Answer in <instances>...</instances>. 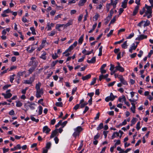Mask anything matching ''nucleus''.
Masks as SVG:
<instances>
[{
    "instance_id": "nucleus-1",
    "label": "nucleus",
    "mask_w": 153,
    "mask_h": 153,
    "mask_svg": "<svg viewBox=\"0 0 153 153\" xmlns=\"http://www.w3.org/2000/svg\"><path fill=\"white\" fill-rule=\"evenodd\" d=\"M118 1V0H115L113 1V0H111V3L107 4L106 5V7L107 12L109 11L110 9V6L112 5L113 8L112 9H114L116 7V5Z\"/></svg>"
},
{
    "instance_id": "nucleus-2",
    "label": "nucleus",
    "mask_w": 153,
    "mask_h": 153,
    "mask_svg": "<svg viewBox=\"0 0 153 153\" xmlns=\"http://www.w3.org/2000/svg\"><path fill=\"white\" fill-rule=\"evenodd\" d=\"M38 62L36 60L35 58L34 57H32L30 59L29 65L30 66H33L34 67H36L38 65Z\"/></svg>"
},
{
    "instance_id": "nucleus-3",
    "label": "nucleus",
    "mask_w": 153,
    "mask_h": 153,
    "mask_svg": "<svg viewBox=\"0 0 153 153\" xmlns=\"http://www.w3.org/2000/svg\"><path fill=\"white\" fill-rule=\"evenodd\" d=\"M116 96H114L112 93H111L110 94V96L106 97L105 99V101L108 102L109 101H113L115 99V97H116Z\"/></svg>"
},
{
    "instance_id": "nucleus-4",
    "label": "nucleus",
    "mask_w": 153,
    "mask_h": 153,
    "mask_svg": "<svg viewBox=\"0 0 153 153\" xmlns=\"http://www.w3.org/2000/svg\"><path fill=\"white\" fill-rule=\"evenodd\" d=\"M36 95L37 98H39L41 97V95H42L44 93L43 89L41 88L40 89L36 90Z\"/></svg>"
},
{
    "instance_id": "nucleus-5",
    "label": "nucleus",
    "mask_w": 153,
    "mask_h": 153,
    "mask_svg": "<svg viewBox=\"0 0 153 153\" xmlns=\"http://www.w3.org/2000/svg\"><path fill=\"white\" fill-rule=\"evenodd\" d=\"M147 36L143 34L140 35L136 38V40H141L144 39H146L147 38Z\"/></svg>"
},
{
    "instance_id": "nucleus-6",
    "label": "nucleus",
    "mask_w": 153,
    "mask_h": 153,
    "mask_svg": "<svg viewBox=\"0 0 153 153\" xmlns=\"http://www.w3.org/2000/svg\"><path fill=\"white\" fill-rule=\"evenodd\" d=\"M145 8L147 9V10L146 12V13L148 14H152V8L151 6H148L146 4L145 5Z\"/></svg>"
},
{
    "instance_id": "nucleus-7",
    "label": "nucleus",
    "mask_w": 153,
    "mask_h": 153,
    "mask_svg": "<svg viewBox=\"0 0 153 153\" xmlns=\"http://www.w3.org/2000/svg\"><path fill=\"white\" fill-rule=\"evenodd\" d=\"M51 129L46 126H44L43 128V132L47 134H48L50 131Z\"/></svg>"
},
{
    "instance_id": "nucleus-8",
    "label": "nucleus",
    "mask_w": 153,
    "mask_h": 153,
    "mask_svg": "<svg viewBox=\"0 0 153 153\" xmlns=\"http://www.w3.org/2000/svg\"><path fill=\"white\" fill-rule=\"evenodd\" d=\"M57 129H56L52 131L51 134L50 136V138H52L54 137L55 136L58 135Z\"/></svg>"
},
{
    "instance_id": "nucleus-9",
    "label": "nucleus",
    "mask_w": 153,
    "mask_h": 153,
    "mask_svg": "<svg viewBox=\"0 0 153 153\" xmlns=\"http://www.w3.org/2000/svg\"><path fill=\"white\" fill-rule=\"evenodd\" d=\"M31 49L30 50V45H29L28 46L27 49L26 50L28 51L29 53H32L33 51H34L36 48V47H35L34 46H32Z\"/></svg>"
},
{
    "instance_id": "nucleus-10",
    "label": "nucleus",
    "mask_w": 153,
    "mask_h": 153,
    "mask_svg": "<svg viewBox=\"0 0 153 153\" xmlns=\"http://www.w3.org/2000/svg\"><path fill=\"white\" fill-rule=\"evenodd\" d=\"M115 68V70L116 72L117 71H119L120 72H123L124 71V69L121 66H116Z\"/></svg>"
},
{
    "instance_id": "nucleus-11",
    "label": "nucleus",
    "mask_w": 153,
    "mask_h": 153,
    "mask_svg": "<svg viewBox=\"0 0 153 153\" xmlns=\"http://www.w3.org/2000/svg\"><path fill=\"white\" fill-rule=\"evenodd\" d=\"M119 79L122 84L125 85H128L127 82L124 79L123 76L120 78Z\"/></svg>"
},
{
    "instance_id": "nucleus-12",
    "label": "nucleus",
    "mask_w": 153,
    "mask_h": 153,
    "mask_svg": "<svg viewBox=\"0 0 153 153\" xmlns=\"http://www.w3.org/2000/svg\"><path fill=\"white\" fill-rule=\"evenodd\" d=\"M27 103L29 104V107H30L31 110H34L35 109V106L36 104L35 103L30 102H28Z\"/></svg>"
},
{
    "instance_id": "nucleus-13",
    "label": "nucleus",
    "mask_w": 153,
    "mask_h": 153,
    "mask_svg": "<svg viewBox=\"0 0 153 153\" xmlns=\"http://www.w3.org/2000/svg\"><path fill=\"white\" fill-rule=\"evenodd\" d=\"M139 9V6L138 5L136 6L133 13V16H134L138 13Z\"/></svg>"
},
{
    "instance_id": "nucleus-14",
    "label": "nucleus",
    "mask_w": 153,
    "mask_h": 153,
    "mask_svg": "<svg viewBox=\"0 0 153 153\" xmlns=\"http://www.w3.org/2000/svg\"><path fill=\"white\" fill-rule=\"evenodd\" d=\"M2 95H3L5 99H8L10 98L12 96V94L10 93H7V94H2Z\"/></svg>"
},
{
    "instance_id": "nucleus-15",
    "label": "nucleus",
    "mask_w": 153,
    "mask_h": 153,
    "mask_svg": "<svg viewBox=\"0 0 153 153\" xmlns=\"http://www.w3.org/2000/svg\"><path fill=\"white\" fill-rule=\"evenodd\" d=\"M113 9H112L110 10V13L108 15V17L107 18V19L109 18L108 21H109L110 20V19L111 18L112 16V15L114 13Z\"/></svg>"
},
{
    "instance_id": "nucleus-16",
    "label": "nucleus",
    "mask_w": 153,
    "mask_h": 153,
    "mask_svg": "<svg viewBox=\"0 0 153 153\" xmlns=\"http://www.w3.org/2000/svg\"><path fill=\"white\" fill-rule=\"evenodd\" d=\"M108 76V74H106L104 75L102 74L99 76V80L101 81L103 79H106Z\"/></svg>"
},
{
    "instance_id": "nucleus-17",
    "label": "nucleus",
    "mask_w": 153,
    "mask_h": 153,
    "mask_svg": "<svg viewBox=\"0 0 153 153\" xmlns=\"http://www.w3.org/2000/svg\"><path fill=\"white\" fill-rule=\"evenodd\" d=\"M96 62V57H94L92 58L91 60H87V62L89 63H94Z\"/></svg>"
},
{
    "instance_id": "nucleus-18",
    "label": "nucleus",
    "mask_w": 153,
    "mask_h": 153,
    "mask_svg": "<svg viewBox=\"0 0 153 153\" xmlns=\"http://www.w3.org/2000/svg\"><path fill=\"white\" fill-rule=\"evenodd\" d=\"M87 0H80L79 2L78 5L79 6H83L86 2Z\"/></svg>"
},
{
    "instance_id": "nucleus-19",
    "label": "nucleus",
    "mask_w": 153,
    "mask_h": 153,
    "mask_svg": "<svg viewBox=\"0 0 153 153\" xmlns=\"http://www.w3.org/2000/svg\"><path fill=\"white\" fill-rule=\"evenodd\" d=\"M82 128L80 126H78L76 128L74 129V131H76L78 132L79 134L80 132L82 131Z\"/></svg>"
},
{
    "instance_id": "nucleus-20",
    "label": "nucleus",
    "mask_w": 153,
    "mask_h": 153,
    "mask_svg": "<svg viewBox=\"0 0 153 153\" xmlns=\"http://www.w3.org/2000/svg\"><path fill=\"white\" fill-rule=\"evenodd\" d=\"M91 75L90 74H88L85 76H83L82 78V79L83 81H84L90 79L91 77Z\"/></svg>"
},
{
    "instance_id": "nucleus-21",
    "label": "nucleus",
    "mask_w": 153,
    "mask_h": 153,
    "mask_svg": "<svg viewBox=\"0 0 153 153\" xmlns=\"http://www.w3.org/2000/svg\"><path fill=\"white\" fill-rule=\"evenodd\" d=\"M46 53L45 51H43L42 54L41 56H40V58L44 60H45L47 58L46 56Z\"/></svg>"
},
{
    "instance_id": "nucleus-22",
    "label": "nucleus",
    "mask_w": 153,
    "mask_h": 153,
    "mask_svg": "<svg viewBox=\"0 0 153 153\" xmlns=\"http://www.w3.org/2000/svg\"><path fill=\"white\" fill-rule=\"evenodd\" d=\"M74 47L72 45H71L69 47V48L68 49L66 50L65 51V52L63 53V54H65V53H67L68 52V51H71V50H73L74 49Z\"/></svg>"
},
{
    "instance_id": "nucleus-23",
    "label": "nucleus",
    "mask_w": 153,
    "mask_h": 153,
    "mask_svg": "<svg viewBox=\"0 0 153 153\" xmlns=\"http://www.w3.org/2000/svg\"><path fill=\"white\" fill-rule=\"evenodd\" d=\"M72 20H70L68 21V22L65 25H64V27L65 28H66L67 27L72 25Z\"/></svg>"
},
{
    "instance_id": "nucleus-24",
    "label": "nucleus",
    "mask_w": 153,
    "mask_h": 153,
    "mask_svg": "<svg viewBox=\"0 0 153 153\" xmlns=\"http://www.w3.org/2000/svg\"><path fill=\"white\" fill-rule=\"evenodd\" d=\"M84 34L82 35L79 38L78 40V42L79 44L80 45H81L82 44L83 41V38L84 37Z\"/></svg>"
},
{
    "instance_id": "nucleus-25",
    "label": "nucleus",
    "mask_w": 153,
    "mask_h": 153,
    "mask_svg": "<svg viewBox=\"0 0 153 153\" xmlns=\"http://www.w3.org/2000/svg\"><path fill=\"white\" fill-rule=\"evenodd\" d=\"M64 26V24H57L56 25V28L59 31H60L61 30L59 29L60 27H63Z\"/></svg>"
},
{
    "instance_id": "nucleus-26",
    "label": "nucleus",
    "mask_w": 153,
    "mask_h": 153,
    "mask_svg": "<svg viewBox=\"0 0 153 153\" xmlns=\"http://www.w3.org/2000/svg\"><path fill=\"white\" fill-rule=\"evenodd\" d=\"M41 85V83L40 82H39L38 84L36 85L35 88L36 90L41 89L40 87Z\"/></svg>"
},
{
    "instance_id": "nucleus-27",
    "label": "nucleus",
    "mask_w": 153,
    "mask_h": 153,
    "mask_svg": "<svg viewBox=\"0 0 153 153\" xmlns=\"http://www.w3.org/2000/svg\"><path fill=\"white\" fill-rule=\"evenodd\" d=\"M56 32V31L54 30L51 31L50 33H48V36H53L55 35Z\"/></svg>"
},
{
    "instance_id": "nucleus-28",
    "label": "nucleus",
    "mask_w": 153,
    "mask_h": 153,
    "mask_svg": "<svg viewBox=\"0 0 153 153\" xmlns=\"http://www.w3.org/2000/svg\"><path fill=\"white\" fill-rule=\"evenodd\" d=\"M16 106L17 107H20L23 105L22 103L20 101H16Z\"/></svg>"
},
{
    "instance_id": "nucleus-29",
    "label": "nucleus",
    "mask_w": 153,
    "mask_h": 153,
    "mask_svg": "<svg viewBox=\"0 0 153 153\" xmlns=\"http://www.w3.org/2000/svg\"><path fill=\"white\" fill-rule=\"evenodd\" d=\"M103 127V124L102 123H101L98 126L97 128V130H100L102 129Z\"/></svg>"
},
{
    "instance_id": "nucleus-30",
    "label": "nucleus",
    "mask_w": 153,
    "mask_h": 153,
    "mask_svg": "<svg viewBox=\"0 0 153 153\" xmlns=\"http://www.w3.org/2000/svg\"><path fill=\"white\" fill-rule=\"evenodd\" d=\"M127 41H125L124 43L121 46L123 48L126 49L127 48L128 45H127Z\"/></svg>"
},
{
    "instance_id": "nucleus-31",
    "label": "nucleus",
    "mask_w": 153,
    "mask_h": 153,
    "mask_svg": "<svg viewBox=\"0 0 153 153\" xmlns=\"http://www.w3.org/2000/svg\"><path fill=\"white\" fill-rule=\"evenodd\" d=\"M117 151H120L119 153H125L124 150L119 146L117 147Z\"/></svg>"
},
{
    "instance_id": "nucleus-32",
    "label": "nucleus",
    "mask_w": 153,
    "mask_h": 153,
    "mask_svg": "<svg viewBox=\"0 0 153 153\" xmlns=\"http://www.w3.org/2000/svg\"><path fill=\"white\" fill-rule=\"evenodd\" d=\"M30 29L33 35H36V34L35 29L33 27H30Z\"/></svg>"
},
{
    "instance_id": "nucleus-33",
    "label": "nucleus",
    "mask_w": 153,
    "mask_h": 153,
    "mask_svg": "<svg viewBox=\"0 0 153 153\" xmlns=\"http://www.w3.org/2000/svg\"><path fill=\"white\" fill-rule=\"evenodd\" d=\"M145 23L143 25L144 27H145L148 26L150 24V22L149 20H147L146 21H145Z\"/></svg>"
},
{
    "instance_id": "nucleus-34",
    "label": "nucleus",
    "mask_w": 153,
    "mask_h": 153,
    "mask_svg": "<svg viewBox=\"0 0 153 153\" xmlns=\"http://www.w3.org/2000/svg\"><path fill=\"white\" fill-rule=\"evenodd\" d=\"M24 106L25 108H26V109L24 110L25 111L27 112V111L29 109V104H28L27 103H27H26L24 105Z\"/></svg>"
},
{
    "instance_id": "nucleus-35",
    "label": "nucleus",
    "mask_w": 153,
    "mask_h": 153,
    "mask_svg": "<svg viewBox=\"0 0 153 153\" xmlns=\"http://www.w3.org/2000/svg\"><path fill=\"white\" fill-rule=\"evenodd\" d=\"M99 16L100 15L98 13H96L93 17V21H97Z\"/></svg>"
},
{
    "instance_id": "nucleus-36",
    "label": "nucleus",
    "mask_w": 153,
    "mask_h": 153,
    "mask_svg": "<svg viewBox=\"0 0 153 153\" xmlns=\"http://www.w3.org/2000/svg\"><path fill=\"white\" fill-rule=\"evenodd\" d=\"M79 134H80L78 132H77L76 131H74V132L72 135L74 137L76 138V136L79 135Z\"/></svg>"
},
{
    "instance_id": "nucleus-37",
    "label": "nucleus",
    "mask_w": 153,
    "mask_h": 153,
    "mask_svg": "<svg viewBox=\"0 0 153 153\" xmlns=\"http://www.w3.org/2000/svg\"><path fill=\"white\" fill-rule=\"evenodd\" d=\"M43 108L42 106H39V114H41L42 112Z\"/></svg>"
},
{
    "instance_id": "nucleus-38",
    "label": "nucleus",
    "mask_w": 153,
    "mask_h": 153,
    "mask_svg": "<svg viewBox=\"0 0 153 153\" xmlns=\"http://www.w3.org/2000/svg\"><path fill=\"white\" fill-rule=\"evenodd\" d=\"M127 3L123 1L122 2L121 7L123 8H125L127 7Z\"/></svg>"
},
{
    "instance_id": "nucleus-39",
    "label": "nucleus",
    "mask_w": 153,
    "mask_h": 153,
    "mask_svg": "<svg viewBox=\"0 0 153 153\" xmlns=\"http://www.w3.org/2000/svg\"><path fill=\"white\" fill-rule=\"evenodd\" d=\"M30 119L32 121H35L36 123H38L39 121V120L38 119H36L35 118L32 116H31Z\"/></svg>"
},
{
    "instance_id": "nucleus-40",
    "label": "nucleus",
    "mask_w": 153,
    "mask_h": 153,
    "mask_svg": "<svg viewBox=\"0 0 153 153\" xmlns=\"http://www.w3.org/2000/svg\"><path fill=\"white\" fill-rule=\"evenodd\" d=\"M16 76L15 74H14L10 76V80L11 83L13 82V81L14 79V77Z\"/></svg>"
},
{
    "instance_id": "nucleus-41",
    "label": "nucleus",
    "mask_w": 153,
    "mask_h": 153,
    "mask_svg": "<svg viewBox=\"0 0 153 153\" xmlns=\"http://www.w3.org/2000/svg\"><path fill=\"white\" fill-rule=\"evenodd\" d=\"M55 105L58 107H62L63 106V103L62 102H56V104Z\"/></svg>"
},
{
    "instance_id": "nucleus-42",
    "label": "nucleus",
    "mask_w": 153,
    "mask_h": 153,
    "mask_svg": "<svg viewBox=\"0 0 153 153\" xmlns=\"http://www.w3.org/2000/svg\"><path fill=\"white\" fill-rule=\"evenodd\" d=\"M102 46H101L99 48V53L98 54V56H100L102 55Z\"/></svg>"
},
{
    "instance_id": "nucleus-43",
    "label": "nucleus",
    "mask_w": 153,
    "mask_h": 153,
    "mask_svg": "<svg viewBox=\"0 0 153 153\" xmlns=\"http://www.w3.org/2000/svg\"><path fill=\"white\" fill-rule=\"evenodd\" d=\"M103 5V4L102 3H101L96 8L97 9L100 10L102 9Z\"/></svg>"
},
{
    "instance_id": "nucleus-44",
    "label": "nucleus",
    "mask_w": 153,
    "mask_h": 153,
    "mask_svg": "<svg viewBox=\"0 0 153 153\" xmlns=\"http://www.w3.org/2000/svg\"><path fill=\"white\" fill-rule=\"evenodd\" d=\"M51 146V143L50 142H49L47 143L46 146V148L48 149L50 148Z\"/></svg>"
},
{
    "instance_id": "nucleus-45",
    "label": "nucleus",
    "mask_w": 153,
    "mask_h": 153,
    "mask_svg": "<svg viewBox=\"0 0 153 153\" xmlns=\"http://www.w3.org/2000/svg\"><path fill=\"white\" fill-rule=\"evenodd\" d=\"M85 11L86 12V14L85 15L84 17V21H85L87 20V18L88 16V12H87V10H85Z\"/></svg>"
},
{
    "instance_id": "nucleus-46",
    "label": "nucleus",
    "mask_w": 153,
    "mask_h": 153,
    "mask_svg": "<svg viewBox=\"0 0 153 153\" xmlns=\"http://www.w3.org/2000/svg\"><path fill=\"white\" fill-rule=\"evenodd\" d=\"M116 16H115L113 17L112 19L110 21V24L113 23L115 22V21H116Z\"/></svg>"
},
{
    "instance_id": "nucleus-47",
    "label": "nucleus",
    "mask_w": 153,
    "mask_h": 153,
    "mask_svg": "<svg viewBox=\"0 0 153 153\" xmlns=\"http://www.w3.org/2000/svg\"><path fill=\"white\" fill-rule=\"evenodd\" d=\"M12 11H11L8 8L7 9L4 10L3 12V13H12Z\"/></svg>"
},
{
    "instance_id": "nucleus-48",
    "label": "nucleus",
    "mask_w": 153,
    "mask_h": 153,
    "mask_svg": "<svg viewBox=\"0 0 153 153\" xmlns=\"http://www.w3.org/2000/svg\"><path fill=\"white\" fill-rule=\"evenodd\" d=\"M52 58L54 59H56L58 57V56L56 53H55L54 54H52Z\"/></svg>"
},
{
    "instance_id": "nucleus-49",
    "label": "nucleus",
    "mask_w": 153,
    "mask_h": 153,
    "mask_svg": "<svg viewBox=\"0 0 153 153\" xmlns=\"http://www.w3.org/2000/svg\"><path fill=\"white\" fill-rule=\"evenodd\" d=\"M96 78H94L93 79H92V81H91V83L90 85H94L96 82Z\"/></svg>"
},
{
    "instance_id": "nucleus-50",
    "label": "nucleus",
    "mask_w": 153,
    "mask_h": 153,
    "mask_svg": "<svg viewBox=\"0 0 153 153\" xmlns=\"http://www.w3.org/2000/svg\"><path fill=\"white\" fill-rule=\"evenodd\" d=\"M140 121H139L137 124L136 128L137 130H138L140 128Z\"/></svg>"
},
{
    "instance_id": "nucleus-51",
    "label": "nucleus",
    "mask_w": 153,
    "mask_h": 153,
    "mask_svg": "<svg viewBox=\"0 0 153 153\" xmlns=\"http://www.w3.org/2000/svg\"><path fill=\"white\" fill-rule=\"evenodd\" d=\"M35 69L34 67H32L30 68L28 70L29 73L30 74H31Z\"/></svg>"
},
{
    "instance_id": "nucleus-52",
    "label": "nucleus",
    "mask_w": 153,
    "mask_h": 153,
    "mask_svg": "<svg viewBox=\"0 0 153 153\" xmlns=\"http://www.w3.org/2000/svg\"><path fill=\"white\" fill-rule=\"evenodd\" d=\"M137 48V45H135V44L133 43L132 44L131 47L130 48L133 50H135Z\"/></svg>"
},
{
    "instance_id": "nucleus-53",
    "label": "nucleus",
    "mask_w": 153,
    "mask_h": 153,
    "mask_svg": "<svg viewBox=\"0 0 153 153\" xmlns=\"http://www.w3.org/2000/svg\"><path fill=\"white\" fill-rule=\"evenodd\" d=\"M58 62V60L53 61L51 64V66L52 67L54 66Z\"/></svg>"
},
{
    "instance_id": "nucleus-54",
    "label": "nucleus",
    "mask_w": 153,
    "mask_h": 153,
    "mask_svg": "<svg viewBox=\"0 0 153 153\" xmlns=\"http://www.w3.org/2000/svg\"><path fill=\"white\" fill-rule=\"evenodd\" d=\"M11 86L10 85H6L3 86V88L4 90H5Z\"/></svg>"
},
{
    "instance_id": "nucleus-55",
    "label": "nucleus",
    "mask_w": 153,
    "mask_h": 153,
    "mask_svg": "<svg viewBox=\"0 0 153 153\" xmlns=\"http://www.w3.org/2000/svg\"><path fill=\"white\" fill-rule=\"evenodd\" d=\"M144 22L145 21H142L138 24L137 26L141 27H142V25Z\"/></svg>"
},
{
    "instance_id": "nucleus-56",
    "label": "nucleus",
    "mask_w": 153,
    "mask_h": 153,
    "mask_svg": "<svg viewBox=\"0 0 153 153\" xmlns=\"http://www.w3.org/2000/svg\"><path fill=\"white\" fill-rule=\"evenodd\" d=\"M83 17V15L82 14H80L78 17V21L79 22H80L82 19Z\"/></svg>"
},
{
    "instance_id": "nucleus-57",
    "label": "nucleus",
    "mask_w": 153,
    "mask_h": 153,
    "mask_svg": "<svg viewBox=\"0 0 153 153\" xmlns=\"http://www.w3.org/2000/svg\"><path fill=\"white\" fill-rule=\"evenodd\" d=\"M115 68L114 67V65L111 64L110 65V70L111 71H112L114 70V69Z\"/></svg>"
},
{
    "instance_id": "nucleus-58",
    "label": "nucleus",
    "mask_w": 153,
    "mask_h": 153,
    "mask_svg": "<svg viewBox=\"0 0 153 153\" xmlns=\"http://www.w3.org/2000/svg\"><path fill=\"white\" fill-rule=\"evenodd\" d=\"M88 104L87 102H85L84 103H82L81 104L80 107L81 108H82L85 107V106L87 105Z\"/></svg>"
},
{
    "instance_id": "nucleus-59",
    "label": "nucleus",
    "mask_w": 153,
    "mask_h": 153,
    "mask_svg": "<svg viewBox=\"0 0 153 153\" xmlns=\"http://www.w3.org/2000/svg\"><path fill=\"white\" fill-rule=\"evenodd\" d=\"M24 83L26 84H31L32 83L31 82V81L28 80H25Z\"/></svg>"
},
{
    "instance_id": "nucleus-60",
    "label": "nucleus",
    "mask_w": 153,
    "mask_h": 153,
    "mask_svg": "<svg viewBox=\"0 0 153 153\" xmlns=\"http://www.w3.org/2000/svg\"><path fill=\"white\" fill-rule=\"evenodd\" d=\"M134 33L130 34L127 37V39H130L134 36Z\"/></svg>"
},
{
    "instance_id": "nucleus-61",
    "label": "nucleus",
    "mask_w": 153,
    "mask_h": 153,
    "mask_svg": "<svg viewBox=\"0 0 153 153\" xmlns=\"http://www.w3.org/2000/svg\"><path fill=\"white\" fill-rule=\"evenodd\" d=\"M24 74L23 72H19L17 74V76H19L20 77L21 76H22Z\"/></svg>"
},
{
    "instance_id": "nucleus-62",
    "label": "nucleus",
    "mask_w": 153,
    "mask_h": 153,
    "mask_svg": "<svg viewBox=\"0 0 153 153\" xmlns=\"http://www.w3.org/2000/svg\"><path fill=\"white\" fill-rule=\"evenodd\" d=\"M79 104H77L74 107L73 109L75 110H76L79 108Z\"/></svg>"
},
{
    "instance_id": "nucleus-63",
    "label": "nucleus",
    "mask_w": 153,
    "mask_h": 153,
    "mask_svg": "<svg viewBox=\"0 0 153 153\" xmlns=\"http://www.w3.org/2000/svg\"><path fill=\"white\" fill-rule=\"evenodd\" d=\"M137 120V119L136 118L133 117L131 121V123L135 124L136 121Z\"/></svg>"
},
{
    "instance_id": "nucleus-64",
    "label": "nucleus",
    "mask_w": 153,
    "mask_h": 153,
    "mask_svg": "<svg viewBox=\"0 0 153 153\" xmlns=\"http://www.w3.org/2000/svg\"><path fill=\"white\" fill-rule=\"evenodd\" d=\"M47 26L48 28V30H51V27L50 26L49 23H47Z\"/></svg>"
}]
</instances>
